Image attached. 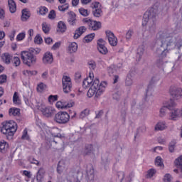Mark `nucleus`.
<instances>
[{"instance_id":"f257e3e1","label":"nucleus","mask_w":182,"mask_h":182,"mask_svg":"<svg viewBox=\"0 0 182 182\" xmlns=\"http://www.w3.org/2000/svg\"><path fill=\"white\" fill-rule=\"evenodd\" d=\"M157 16V10L156 9H151L147 11L143 16L142 25L146 26L148 25V31L151 33L156 32V17Z\"/></svg>"},{"instance_id":"f03ea898","label":"nucleus","mask_w":182,"mask_h":182,"mask_svg":"<svg viewBox=\"0 0 182 182\" xmlns=\"http://www.w3.org/2000/svg\"><path fill=\"white\" fill-rule=\"evenodd\" d=\"M99 83V79L95 78L87 93L88 97H92L95 95V97H100V96L103 95V92H105L106 86H107V83L105 81L102 82L100 85Z\"/></svg>"},{"instance_id":"7ed1b4c3","label":"nucleus","mask_w":182,"mask_h":182,"mask_svg":"<svg viewBox=\"0 0 182 182\" xmlns=\"http://www.w3.org/2000/svg\"><path fill=\"white\" fill-rule=\"evenodd\" d=\"M17 129L16 122L14 120H9L2 123L1 132L3 134H5L8 140H12Z\"/></svg>"},{"instance_id":"20e7f679","label":"nucleus","mask_w":182,"mask_h":182,"mask_svg":"<svg viewBox=\"0 0 182 182\" xmlns=\"http://www.w3.org/2000/svg\"><path fill=\"white\" fill-rule=\"evenodd\" d=\"M21 58L23 63L28 66V68L33 66L36 63V56L29 51H22L21 53Z\"/></svg>"},{"instance_id":"39448f33","label":"nucleus","mask_w":182,"mask_h":182,"mask_svg":"<svg viewBox=\"0 0 182 182\" xmlns=\"http://www.w3.org/2000/svg\"><path fill=\"white\" fill-rule=\"evenodd\" d=\"M175 106H176V102H174V101L171 100L170 103L167 106H164L162 108H161L160 116L163 117V116L166 114V112L167 109H168L169 110H172L171 114V120H176V117L178 116V109H174Z\"/></svg>"},{"instance_id":"423d86ee","label":"nucleus","mask_w":182,"mask_h":182,"mask_svg":"<svg viewBox=\"0 0 182 182\" xmlns=\"http://www.w3.org/2000/svg\"><path fill=\"white\" fill-rule=\"evenodd\" d=\"M70 120V115L66 112L60 111L54 116V122L58 124H66Z\"/></svg>"},{"instance_id":"0eeeda50","label":"nucleus","mask_w":182,"mask_h":182,"mask_svg":"<svg viewBox=\"0 0 182 182\" xmlns=\"http://www.w3.org/2000/svg\"><path fill=\"white\" fill-rule=\"evenodd\" d=\"M64 93H70L72 90V80L69 76H64L62 79Z\"/></svg>"},{"instance_id":"6e6552de","label":"nucleus","mask_w":182,"mask_h":182,"mask_svg":"<svg viewBox=\"0 0 182 182\" xmlns=\"http://www.w3.org/2000/svg\"><path fill=\"white\" fill-rule=\"evenodd\" d=\"M159 80H160V75H155L151 77V81L149 82V85L148 86V88L146 90V98H147V96H151V92H152L151 85H156V83H157Z\"/></svg>"},{"instance_id":"1a4fd4ad","label":"nucleus","mask_w":182,"mask_h":182,"mask_svg":"<svg viewBox=\"0 0 182 182\" xmlns=\"http://www.w3.org/2000/svg\"><path fill=\"white\" fill-rule=\"evenodd\" d=\"M170 93L173 99H181L182 97V89L176 87H171L170 88Z\"/></svg>"},{"instance_id":"9d476101","label":"nucleus","mask_w":182,"mask_h":182,"mask_svg":"<svg viewBox=\"0 0 182 182\" xmlns=\"http://www.w3.org/2000/svg\"><path fill=\"white\" fill-rule=\"evenodd\" d=\"M106 36L108 39L109 45L111 46H117V38L115 37L114 33L110 31H106Z\"/></svg>"},{"instance_id":"9b49d317","label":"nucleus","mask_w":182,"mask_h":182,"mask_svg":"<svg viewBox=\"0 0 182 182\" xmlns=\"http://www.w3.org/2000/svg\"><path fill=\"white\" fill-rule=\"evenodd\" d=\"M41 112L46 117H52L55 114V109L52 107H45L41 109Z\"/></svg>"},{"instance_id":"f8f14e48","label":"nucleus","mask_w":182,"mask_h":182,"mask_svg":"<svg viewBox=\"0 0 182 182\" xmlns=\"http://www.w3.org/2000/svg\"><path fill=\"white\" fill-rule=\"evenodd\" d=\"M43 63L44 65H52L53 63V55L50 52H47L43 55Z\"/></svg>"},{"instance_id":"ddd939ff","label":"nucleus","mask_w":182,"mask_h":182,"mask_svg":"<svg viewBox=\"0 0 182 182\" xmlns=\"http://www.w3.org/2000/svg\"><path fill=\"white\" fill-rule=\"evenodd\" d=\"M176 167H177L178 169H174V173H176L178 174V173H181V177H182V155L180 156L178 159H176L174 161Z\"/></svg>"},{"instance_id":"4468645a","label":"nucleus","mask_w":182,"mask_h":182,"mask_svg":"<svg viewBox=\"0 0 182 182\" xmlns=\"http://www.w3.org/2000/svg\"><path fill=\"white\" fill-rule=\"evenodd\" d=\"M87 179L88 181H93L95 180V169H93L92 166L87 167Z\"/></svg>"},{"instance_id":"2eb2a0df","label":"nucleus","mask_w":182,"mask_h":182,"mask_svg":"<svg viewBox=\"0 0 182 182\" xmlns=\"http://www.w3.org/2000/svg\"><path fill=\"white\" fill-rule=\"evenodd\" d=\"M100 28H102V23L96 21H92L88 27L90 31H99Z\"/></svg>"},{"instance_id":"dca6fc26","label":"nucleus","mask_w":182,"mask_h":182,"mask_svg":"<svg viewBox=\"0 0 182 182\" xmlns=\"http://www.w3.org/2000/svg\"><path fill=\"white\" fill-rule=\"evenodd\" d=\"M92 77H93V74L90 73L89 77H87L83 80L82 87H84V89H86V87H89V86H92V83H93L94 82Z\"/></svg>"},{"instance_id":"f3484780","label":"nucleus","mask_w":182,"mask_h":182,"mask_svg":"<svg viewBox=\"0 0 182 182\" xmlns=\"http://www.w3.org/2000/svg\"><path fill=\"white\" fill-rule=\"evenodd\" d=\"M74 102L66 103L61 101L56 102L55 106L58 109H68V107H73Z\"/></svg>"},{"instance_id":"a211bd4d","label":"nucleus","mask_w":182,"mask_h":182,"mask_svg":"<svg viewBox=\"0 0 182 182\" xmlns=\"http://www.w3.org/2000/svg\"><path fill=\"white\" fill-rule=\"evenodd\" d=\"M86 27L85 26H80L79 27L74 33V39H77L79 38H80V36H82V35H83V33H85L86 32Z\"/></svg>"},{"instance_id":"6ab92c4d","label":"nucleus","mask_w":182,"mask_h":182,"mask_svg":"<svg viewBox=\"0 0 182 182\" xmlns=\"http://www.w3.org/2000/svg\"><path fill=\"white\" fill-rule=\"evenodd\" d=\"M12 58V55L9 54V53H5L1 55V60L6 65H9V63H11Z\"/></svg>"},{"instance_id":"aec40b11","label":"nucleus","mask_w":182,"mask_h":182,"mask_svg":"<svg viewBox=\"0 0 182 182\" xmlns=\"http://www.w3.org/2000/svg\"><path fill=\"white\" fill-rule=\"evenodd\" d=\"M145 50L146 49L144 45H141L138 47L136 57L139 61L141 60V58H143V55H144Z\"/></svg>"},{"instance_id":"412c9836","label":"nucleus","mask_w":182,"mask_h":182,"mask_svg":"<svg viewBox=\"0 0 182 182\" xmlns=\"http://www.w3.org/2000/svg\"><path fill=\"white\" fill-rule=\"evenodd\" d=\"M21 14V21L23 22H26L28 18H31V11L28 9H23Z\"/></svg>"},{"instance_id":"4be33fe9","label":"nucleus","mask_w":182,"mask_h":182,"mask_svg":"<svg viewBox=\"0 0 182 182\" xmlns=\"http://www.w3.org/2000/svg\"><path fill=\"white\" fill-rule=\"evenodd\" d=\"M68 22L70 25H75V23H76V14H75V12H68Z\"/></svg>"},{"instance_id":"5701e85b","label":"nucleus","mask_w":182,"mask_h":182,"mask_svg":"<svg viewBox=\"0 0 182 182\" xmlns=\"http://www.w3.org/2000/svg\"><path fill=\"white\" fill-rule=\"evenodd\" d=\"M8 5L11 14H15L16 12V3L14 0H8Z\"/></svg>"},{"instance_id":"b1692460","label":"nucleus","mask_w":182,"mask_h":182,"mask_svg":"<svg viewBox=\"0 0 182 182\" xmlns=\"http://www.w3.org/2000/svg\"><path fill=\"white\" fill-rule=\"evenodd\" d=\"M65 167L66 166L65 165V161H60L57 166V172L58 173V174H62Z\"/></svg>"},{"instance_id":"393cba45","label":"nucleus","mask_w":182,"mask_h":182,"mask_svg":"<svg viewBox=\"0 0 182 182\" xmlns=\"http://www.w3.org/2000/svg\"><path fill=\"white\" fill-rule=\"evenodd\" d=\"M58 28L57 32H60L61 33H64V32H66V24L63 21H59L58 23Z\"/></svg>"},{"instance_id":"a878e982","label":"nucleus","mask_w":182,"mask_h":182,"mask_svg":"<svg viewBox=\"0 0 182 182\" xmlns=\"http://www.w3.org/2000/svg\"><path fill=\"white\" fill-rule=\"evenodd\" d=\"M9 147V145L6 141H0V153H6V150H8V148Z\"/></svg>"},{"instance_id":"bb28decb","label":"nucleus","mask_w":182,"mask_h":182,"mask_svg":"<svg viewBox=\"0 0 182 182\" xmlns=\"http://www.w3.org/2000/svg\"><path fill=\"white\" fill-rule=\"evenodd\" d=\"M68 51L70 53H75L77 52V43L75 42L70 43L68 46Z\"/></svg>"},{"instance_id":"cd10ccee","label":"nucleus","mask_w":182,"mask_h":182,"mask_svg":"<svg viewBox=\"0 0 182 182\" xmlns=\"http://www.w3.org/2000/svg\"><path fill=\"white\" fill-rule=\"evenodd\" d=\"M93 153V145L88 144L85 146V150L84 151V156H89Z\"/></svg>"},{"instance_id":"c85d7f7f","label":"nucleus","mask_w":182,"mask_h":182,"mask_svg":"<svg viewBox=\"0 0 182 182\" xmlns=\"http://www.w3.org/2000/svg\"><path fill=\"white\" fill-rule=\"evenodd\" d=\"M10 116H19L21 114V109L18 108H11L9 111Z\"/></svg>"},{"instance_id":"c756f323","label":"nucleus","mask_w":182,"mask_h":182,"mask_svg":"<svg viewBox=\"0 0 182 182\" xmlns=\"http://www.w3.org/2000/svg\"><path fill=\"white\" fill-rule=\"evenodd\" d=\"M97 49L100 53H102V55H107V53L109 52L105 44H100V46H97Z\"/></svg>"},{"instance_id":"7c9ffc66","label":"nucleus","mask_w":182,"mask_h":182,"mask_svg":"<svg viewBox=\"0 0 182 182\" xmlns=\"http://www.w3.org/2000/svg\"><path fill=\"white\" fill-rule=\"evenodd\" d=\"M156 65L157 68H159V69H164L167 65V62L163 61V59H158L156 60Z\"/></svg>"},{"instance_id":"2f4dec72","label":"nucleus","mask_w":182,"mask_h":182,"mask_svg":"<svg viewBox=\"0 0 182 182\" xmlns=\"http://www.w3.org/2000/svg\"><path fill=\"white\" fill-rule=\"evenodd\" d=\"M155 165L157 167H161V168H164V164H163V159L160 156H157L155 159Z\"/></svg>"},{"instance_id":"473e14b6","label":"nucleus","mask_w":182,"mask_h":182,"mask_svg":"<svg viewBox=\"0 0 182 182\" xmlns=\"http://www.w3.org/2000/svg\"><path fill=\"white\" fill-rule=\"evenodd\" d=\"M176 144L177 141L176 140H172L168 144V150L170 153H174V149H176Z\"/></svg>"},{"instance_id":"72a5a7b5","label":"nucleus","mask_w":182,"mask_h":182,"mask_svg":"<svg viewBox=\"0 0 182 182\" xmlns=\"http://www.w3.org/2000/svg\"><path fill=\"white\" fill-rule=\"evenodd\" d=\"M102 14H103V11H102V9H97L92 10V15L95 18H100V16H102Z\"/></svg>"},{"instance_id":"f704fd0d","label":"nucleus","mask_w":182,"mask_h":182,"mask_svg":"<svg viewBox=\"0 0 182 182\" xmlns=\"http://www.w3.org/2000/svg\"><path fill=\"white\" fill-rule=\"evenodd\" d=\"M121 96H122V91L118 90L115 92L114 94H112V99H114V100H117V102H119V100H120Z\"/></svg>"},{"instance_id":"c9c22d12","label":"nucleus","mask_w":182,"mask_h":182,"mask_svg":"<svg viewBox=\"0 0 182 182\" xmlns=\"http://www.w3.org/2000/svg\"><path fill=\"white\" fill-rule=\"evenodd\" d=\"M94 38L95 33L88 34L84 38V42H85L86 43H89V42H92L93 41Z\"/></svg>"},{"instance_id":"e433bc0d","label":"nucleus","mask_w":182,"mask_h":182,"mask_svg":"<svg viewBox=\"0 0 182 182\" xmlns=\"http://www.w3.org/2000/svg\"><path fill=\"white\" fill-rule=\"evenodd\" d=\"M164 129H166V124L164 122H159L155 126L156 131H159V130L161 131V130H164Z\"/></svg>"},{"instance_id":"4c0bfd02","label":"nucleus","mask_w":182,"mask_h":182,"mask_svg":"<svg viewBox=\"0 0 182 182\" xmlns=\"http://www.w3.org/2000/svg\"><path fill=\"white\" fill-rule=\"evenodd\" d=\"M146 130H147V128L146 127V125H141V127H139L137 129L136 134L134 136V139L137 137V134H139V133H146Z\"/></svg>"},{"instance_id":"58836bf2","label":"nucleus","mask_w":182,"mask_h":182,"mask_svg":"<svg viewBox=\"0 0 182 182\" xmlns=\"http://www.w3.org/2000/svg\"><path fill=\"white\" fill-rule=\"evenodd\" d=\"M43 176H45V169L43 168H40L37 173V180H41Z\"/></svg>"},{"instance_id":"ea45409f","label":"nucleus","mask_w":182,"mask_h":182,"mask_svg":"<svg viewBox=\"0 0 182 182\" xmlns=\"http://www.w3.org/2000/svg\"><path fill=\"white\" fill-rule=\"evenodd\" d=\"M42 30L44 33H49V31H50V26L46 23H43Z\"/></svg>"},{"instance_id":"a19ab883","label":"nucleus","mask_w":182,"mask_h":182,"mask_svg":"<svg viewBox=\"0 0 182 182\" xmlns=\"http://www.w3.org/2000/svg\"><path fill=\"white\" fill-rule=\"evenodd\" d=\"M11 62L14 64V66L16 67L21 65V59H19L18 57H12Z\"/></svg>"},{"instance_id":"79ce46f5","label":"nucleus","mask_w":182,"mask_h":182,"mask_svg":"<svg viewBox=\"0 0 182 182\" xmlns=\"http://www.w3.org/2000/svg\"><path fill=\"white\" fill-rule=\"evenodd\" d=\"M13 102L15 105H21V100H19V97L17 92H14L13 96Z\"/></svg>"},{"instance_id":"37998d69","label":"nucleus","mask_w":182,"mask_h":182,"mask_svg":"<svg viewBox=\"0 0 182 182\" xmlns=\"http://www.w3.org/2000/svg\"><path fill=\"white\" fill-rule=\"evenodd\" d=\"M126 86H132L133 85V79H132V75H127L125 80Z\"/></svg>"},{"instance_id":"c03bdc74","label":"nucleus","mask_w":182,"mask_h":182,"mask_svg":"<svg viewBox=\"0 0 182 182\" xmlns=\"http://www.w3.org/2000/svg\"><path fill=\"white\" fill-rule=\"evenodd\" d=\"M42 42H43L42 37L39 34H37L34 38V43H37V45H41V43H42Z\"/></svg>"},{"instance_id":"a18cd8bd","label":"nucleus","mask_w":182,"mask_h":182,"mask_svg":"<svg viewBox=\"0 0 182 182\" xmlns=\"http://www.w3.org/2000/svg\"><path fill=\"white\" fill-rule=\"evenodd\" d=\"M134 31L132 29H129L126 33V39L127 41H130L132 37L133 36Z\"/></svg>"},{"instance_id":"49530a36","label":"nucleus","mask_w":182,"mask_h":182,"mask_svg":"<svg viewBox=\"0 0 182 182\" xmlns=\"http://www.w3.org/2000/svg\"><path fill=\"white\" fill-rule=\"evenodd\" d=\"M28 51L31 52V54H33V55H38V53H41V48H29Z\"/></svg>"},{"instance_id":"de8ad7c7","label":"nucleus","mask_w":182,"mask_h":182,"mask_svg":"<svg viewBox=\"0 0 182 182\" xmlns=\"http://www.w3.org/2000/svg\"><path fill=\"white\" fill-rule=\"evenodd\" d=\"M102 161L103 166L105 167V168H107V166H109V164H110V161H111L110 159L102 158Z\"/></svg>"},{"instance_id":"09e8293b","label":"nucleus","mask_w":182,"mask_h":182,"mask_svg":"<svg viewBox=\"0 0 182 182\" xmlns=\"http://www.w3.org/2000/svg\"><path fill=\"white\" fill-rule=\"evenodd\" d=\"M68 9H69V4H65L58 6V10L61 12H65V11H68Z\"/></svg>"},{"instance_id":"8fccbe9b","label":"nucleus","mask_w":182,"mask_h":182,"mask_svg":"<svg viewBox=\"0 0 182 182\" xmlns=\"http://www.w3.org/2000/svg\"><path fill=\"white\" fill-rule=\"evenodd\" d=\"M79 12L80 15H82V16H89V11H87V9L80 8L79 9Z\"/></svg>"},{"instance_id":"3c124183","label":"nucleus","mask_w":182,"mask_h":182,"mask_svg":"<svg viewBox=\"0 0 182 182\" xmlns=\"http://www.w3.org/2000/svg\"><path fill=\"white\" fill-rule=\"evenodd\" d=\"M86 116H89V109H85L80 114V119H85Z\"/></svg>"},{"instance_id":"603ef678","label":"nucleus","mask_w":182,"mask_h":182,"mask_svg":"<svg viewBox=\"0 0 182 182\" xmlns=\"http://www.w3.org/2000/svg\"><path fill=\"white\" fill-rule=\"evenodd\" d=\"M75 80L76 83H80V80H82V74L80 73L77 72L75 73Z\"/></svg>"},{"instance_id":"864d4df0","label":"nucleus","mask_w":182,"mask_h":182,"mask_svg":"<svg viewBox=\"0 0 182 182\" xmlns=\"http://www.w3.org/2000/svg\"><path fill=\"white\" fill-rule=\"evenodd\" d=\"M45 89H46V85L45 84H43V82L40 83L37 86L38 92H43V90H45Z\"/></svg>"},{"instance_id":"5fc2aeb1","label":"nucleus","mask_w":182,"mask_h":182,"mask_svg":"<svg viewBox=\"0 0 182 182\" xmlns=\"http://www.w3.org/2000/svg\"><path fill=\"white\" fill-rule=\"evenodd\" d=\"M100 6V3L95 1L91 4L90 7L92 8V11H94L95 9H100V8H99Z\"/></svg>"},{"instance_id":"6e6d98bb","label":"nucleus","mask_w":182,"mask_h":182,"mask_svg":"<svg viewBox=\"0 0 182 182\" xmlns=\"http://www.w3.org/2000/svg\"><path fill=\"white\" fill-rule=\"evenodd\" d=\"M172 178H173L170 173H166L164 177V182H171Z\"/></svg>"},{"instance_id":"4d7b16f0","label":"nucleus","mask_w":182,"mask_h":182,"mask_svg":"<svg viewBox=\"0 0 182 182\" xmlns=\"http://www.w3.org/2000/svg\"><path fill=\"white\" fill-rule=\"evenodd\" d=\"M21 139L22 140H29V135H28V130L24 129Z\"/></svg>"},{"instance_id":"13d9d810","label":"nucleus","mask_w":182,"mask_h":182,"mask_svg":"<svg viewBox=\"0 0 182 182\" xmlns=\"http://www.w3.org/2000/svg\"><path fill=\"white\" fill-rule=\"evenodd\" d=\"M58 95H50L48 97V102L51 103V102H56L58 100Z\"/></svg>"},{"instance_id":"bf43d9fd","label":"nucleus","mask_w":182,"mask_h":182,"mask_svg":"<svg viewBox=\"0 0 182 182\" xmlns=\"http://www.w3.org/2000/svg\"><path fill=\"white\" fill-rule=\"evenodd\" d=\"M39 12L41 15H46L48 14V8L46 6L41 7Z\"/></svg>"},{"instance_id":"052dcab7","label":"nucleus","mask_w":182,"mask_h":182,"mask_svg":"<svg viewBox=\"0 0 182 182\" xmlns=\"http://www.w3.org/2000/svg\"><path fill=\"white\" fill-rule=\"evenodd\" d=\"M49 19H55L56 18V13L55 10H51L48 14Z\"/></svg>"},{"instance_id":"680f3d73","label":"nucleus","mask_w":182,"mask_h":182,"mask_svg":"<svg viewBox=\"0 0 182 182\" xmlns=\"http://www.w3.org/2000/svg\"><path fill=\"white\" fill-rule=\"evenodd\" d=\"M28 161H30V163H31V164H36V166H39V161L36 159H35V158L33 157H30L28 159Z\"/></svg>"},{"instance_id":"e2e57ef3","label":"nucleus","mask_w":182,"mask_h":182,"mask_svg":"<svg viewBox=\"0 0 182 182\" xmlns=\"http://www.w3.org/2000/svg\"><path fill=\"white\" fill-rule=\"evenodd\" d=\"M25 73H27L28 76H35L38 74V71L36 70H26Z\"/></svg>"},{"instance_id":"0e129e2a","label":"nucleus","mask_w":182,"mask_h":182,"mask_svg":"<svg viewBox=\"0 0 182 182\" xmlns=\"http://www.w3.org/2000/svg\"><path fill=\"white\" fill-rule=\"evenodd\" d=\"M48 144H62V143L59 142V141L56 139H50L48 142Z\"/></svg>"},{"instance_id":"69168bd1","label":"nucleus","mask_w":182,"mask_h":182,"mask_svg":"<svg viewBox=\"0 0 182 182\" xmlns=\"http://www.w3.org/2000/svg\"><path fill=\"white\" fill-rule=\"evenodd\" d=\"M6 75H0V85H2V83H6Z\"/></svg>"},{"instance_id":"338daca9","label":"nucleus","mask_w":182,"mask_h":182,"mask_svg":"<svg viewBox=\"0 0 182 182\" xmlns=\"http://www.w3.org/2000/svg\"><path fill=\"white\" fill-rule=\"evenodd\" d=\"M156 172L157 171H156V169L151 168L150 170L148 171L149 177L150 178L153 177V176H154V174H156Z\"/></svg>"},{"instance_id":"774afa93","label":"nucleus","mask_w":182,"mask_h":182,"mask_svg":"<svg viewBox=\"0 0 182 182\" xmlns=\"http://www.w3.org/2000/svg\"><path fill=\"white\" fill-rule=\"evenodd\" d=\"M23 39H25V33H21L16 37L17 41H23Z\"/></svg>"}]
</instances>
